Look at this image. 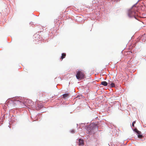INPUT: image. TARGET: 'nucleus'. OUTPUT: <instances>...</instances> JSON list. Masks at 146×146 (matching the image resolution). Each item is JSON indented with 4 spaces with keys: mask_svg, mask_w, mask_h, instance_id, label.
<instances>
[{
    "mask_svg": "<svg viewBox=\"0 0 146 146\" xmlns=\"http://www.w3.org/2000/svg\"><path fill=\"white\" fill-rule=\"evenodd\" d=\"M74 130H72L71 131V132L72 133H74Z\"/></svg>",
    "mask_w": 146,
    "mask_h": 146,
    "instance_id": "nucleus-12",
    "label": "nucleus"
},
{
    "mask_svg": "<svg viewBox=\"0 0 146 146\" xmlns=\"http://www.w3.org/2000/svg\"><path fill=\"white\" fill-rule=\"evenodd\" d=\"M134 131L138 134V137L139 138H141L143 137V135H140L141 133V132L138 131L137 129H134Z\"/></svg>",
    "mask_w": 146,
    "mask_h": 146,
    "instance_id": "nucleus-4",
    "label": "nucleus"
},
{
    "mask_svg": "<svg viewBox=\"0 0 146 146\" xmlns=\"http://www.w3.org/2000/svg\"><path fill=\"white\" fill-rule=\"evenodd\" d=\"M108 84L110 85L111 87H114L115 86V84L111 82H109L108 83Z\"/></svg>",
    "mask_w": 146,
    "mask_h": 146,
    "instance_id": "nucleus-5",
    "label": "nucleus"
},
{
    "mask_svg": "<svg viewBox=\"0 0 146 146\" xmlns=\"http://www.w3.org/2000/svg\"><path fill=\"white\" fill-rule=\"evenodd\" d=\"M76 76L78 79H82L85 77V74L83 72L79 70L77 72Z\"/></svg>",
    "mask_w": 146,
    "mask_h": 146,
    "instance_id": "nucleus-2",
    "label": "nucleus"
},
{
    "mask_svg": "<svg viewBox=\"0 0 146 146\" xmlns=\"http://www.w3.org/2000/svg\"><path fill=\"white\" fill-rule=\"evenodd\" d=\"M128 15L130 17H134L135 19H137V16H139V13L137 11H134L133 9H131L129 11Z\"/></svg>",
    "mask_w": 146,
    "mask_h": 146,
    "instance_id": "nucleus-1",
    "label": "nucleus"
},
{
    "mask_svg": "<svg viewBox=\"0 0 146 146\" xmlns=\"http://www.w3.org/2000/svg\"><path fill=\"white\" fill-rule=\"evenodd\" d=\"M101 84L104 86H106L108 84L106 81H102L101 82Z\"/></svg>",
    "mask_w": 146,
    "mask_h": 146,
    "instance_id": "nucleus-7",
    "label": "nucleus"
},
{
    "mask_svg": "<svg viewBox=\"0 0 146 146\" xmlns=\"http://www.w3.org/2000/svg\"><path fill=\"white\" fill-rule=\"evenodd\" d=\"M12 103L14 105H16L19 106V107L22 108V106H20V105L22 104V103L19 100H16L13 102Z\"/></svg>",
    "mask_w": 146,
    "mask_h": 146,
    "instance_id": "nucleus-3",
    "label": "nucleus"
},
{
    "mask_svg": "<svg viewBox=\"0 0 146 146\" xmlns=\"http://www.w3.org/2000/svg\"><path fill=\"white\" fill-rule=\"evenodd\" d=\"M135 123V121H134L133 122L132 124V126H133V127L134 126V124Z\"/></svg>",
    "mask_w": 146,
    "mask_h": 146,
    "instance_id": "nucleus-11",
    "label": "nucleus"
},
{
    "mask_svg": "<svg viewBox=\"0 0 146 146\" xmlns=\"http://www.w3.org/2000/svg\"><path fill=\"white\" fill-rule=\"evenodd\" d=\"M29 101H30V102H31V100H28Z\"/></svg>",
    "mask_w": 146,
    "mask_h": 146,
    "instance_id": "nucleus-14",
    "label": "nucleus"
},
{
    "mask_svg": "<svg viewBox=\"0 0 146 146\" xmlns=\"http://www.w3.org/2000/svg\"><path fill=\"white\" fill-rule=\"evenodd\" d=\"M79 145H82L84 144V141L83 140L79 139Z\"/></svg>",
    "mask_w": 146,
    "mask_h": 146,
    "instance_id": "nucleus-6",
    "label": "nucleus"
},
{
    "mask_svg": "<svg viewBox=\"0 0 146 146\" xmlns=\"http://www.w3.org/2000/svg\"><path fill=\"white\" fill-rule=\"evenodd\" d=\"M66 56V54L65 53H63L62 54V56H61V59L62 60L64 58H65Z\"/></svg>",
    "mask_w": 146,
    "mask_h": 146,
    "instance_id": "nucleus-8",
    "label": "nucleus"
},
{
    "mask_svg": "<svg viewBox=\"0 0 146 146\" xmlns=\"http://www.w3.org/2000/svg\"><path fill=\"white\" fill-rule=\"evenodd\" d=\"M128 53H129V54H130V53H131V52H128Z\"/></svg>",
    "mask_w": 146,
    "mask_h": 146,
    "instance_id": "nucleus-13",
    "label": "nucleus"
},
{
    "mask_svg": "<svg viewBox=\"0 0 146 146\" xmlns=\"http://www.w3.org/2000/svg\"><path fill=\"white\" fill-rule=\"evenodd\" d=\"M69 95V94H64L63 95V98H65L67 97H68Z\"/></svg>",
    "mask_w": 146,
    "mask_h": 146,
    "instance_id": "nucleus-9",
    "label": "nucleus"
},
{
    "mask_svg": "<svg viewBox=\"0 0 146 146\" xmlns=\"http://www.w3.org/2000/svg\"><path fill=\"white\" fill-rule=\"evenodd\" d=\"M38 95L40 97H41L42 96V93L38 92Z\"/></svg>",
    "mask_w": 146,
    "mask_h": 146,
    "instance_id": "nucleus-10",
    "label": "nucleus"
}]
</instances>
